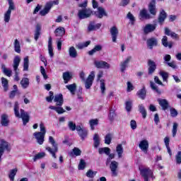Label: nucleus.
<instances>
[{
    "mask_svg": "<svg viewBox=\"0 0 181 181\" xmlns=\"http://www.w3.org/2000/svg\"><path fill=\"white\" fill-rule=\"evenodd\" d=\"M175 160L177 165H180L181 163V151H178L177 155L175 156Z\"/></svg>",
    "mask_w": 181,
    "mask_h": 181,
    "instance_id": "60",
    "label": "nucleus"
},
{
    "mask_svg": "<svg viewBox=\"0 0 181 181\" xmlns=\"http://www.w3.org/2000/svg\"><path fill=\"white\" fill-rule=\"evenodd\" d=\"M139 111L141 114L143 118H146V109H145V107L144 105L140 104L139 105Z\"/></svg>",
    "mask_w": 181,
    "mask_h": 181,
    "instance_id": "41",
    "label": "nucleus"
},
{
    "mask_svg": "<svg viewBox=\"0 0 181 181\" xmlns=\"http://www.w3.org/2000/svg\"><path fill=\"white\" fill-rule=\"evenodd\" d=\"M150 86L152 90H154V91H156V93H158L160 94V90H159V89L158 88V86H156V84H155V83L150 82Z\"/></svg>",
    "mask_w": 181,
    "mask_h": 181,
    "instance_id": "61",
    "label": "nucleus"
},
{
    "mask_svg": "<svg viewBox=\"0 0 181 181\" xmlns=\"http://www.w3.org/2000/svg\"><path fill=\"white\" fill-rule=\"evenodd\" d=\"M160 76H162L163 81L168 83V78H169V74L165 71H160L159 72Z\"/></svg>",
    "mask_w": 181,
    "mask_h": 181,
    "instance_id": "45",
    "label": "nucleus"
},
{
    "mask_svg": "<svg viewBox=\"0 0 181 181\" xmlns=\"http://www.w3.org/2000/svg\"><path fill=\"white\" fill-rule=\"evenodd\" d=\"M139 15L141 19H151V14L148 13L146 9L141 10Z\"/></svg>",
    "mask_w": 181,
    "mask_h": 181,
    "instance_id": "25",
    "label": "nucleus"
},
{
    "mask_svg": "<svg viewBox=\"0 0 181 181\" xmlns=\"http://www.w3.org/2000/svg\"><path fill=\"white\" fill-rule=\"evenodd\" d=\"M40 131L34 132L33 136L39 145H43L45 136H46V127H45V124L42 122L40 124Z\"/></svg>",
    "mask_w": 181,
    "mask_h": 181,
    "instance_id": "2",
    "label": "nucleus"
},
{
    "mask_svg": "<svg viewBox=\"0 0 181 181\" xmlns=\"http://www.w3.org/2000/svg\"><path fill=\"white\" fill-rule=\"evenodd\" d=\"M0 124L1 127H8L9 125V116L6 114L1 115Z\"/></svg>",
    "mask_w": 181,
    "mask_h": 181,
    "instance_id": "15",
    "label": "nucleus"
},
{
    "mask_svg": "<svg viewBox=\"0 0 181 181\" xmlns=\"http://www.w3.org/2000/svg\"><path fill=\"white\" fill-rule=\"evenodd\" d=\"M81 155V150L77 147H74L71 152L69 153V156H80Z\"/></svg>",
    "mask_w": 181,
    "mask_h": 181,
    "instance_id": "28",
    "label": "nucleus"
},
{
    "mask_svg": "<svg viewBox=\"0 0 181 181\" xmlns=\"http://www.w3.org/2000/svg\"><path fill=\"white\" fill-rule=\"evenodd\" d=\"M66 87L70 91L71 94H72V95H74V94H76V88H77V86L76 85V83L67 85L66 86Z\"/></svg>",
    "mask_w": 181,
    "mask_h": 181,
    "instance_id": "33",
    "label": "nucleus"
},
{
    "mask_svg": "<svg viewBox=\"0 0 181 181\" xmlns=\"http://www.w3.org/2000/svg\"><path fill=\"white\" fill-rule=\"evenodd\" d=\"M89 125L91 131H94L95 129V127L98 125V119H93L89 121Z\"/></svg>",
    "mask_w": 181,
    "mask_h": 181,
    "instance_id": "30",
    "label": "nucleus"
},
{
    "mask_svg": "<svg viewBox=\"0 0 181 181\" xmlns=\"http://www.w3.org/2000/svg\"><path fill=\"white\" fill-rule=\"evenodd\" d=\"M50 9H52V8L49 7L47 4H46L44 9L40 12V14L41 16H45V15H47V13L50 12Z\"/></svg>",
    "mask_w": 181,
    "mask_h": 181,
    "instance_id": "38",
    "label": "nucleus"
},
{
    "mask_svg": "<svg viewBox=\"0 0 181 181\" xmlns=\"http://www.w3.org/2000/svg\"><path fill=\"white\" fill-rule=\"evenodd\" d=\"M118 168V162L113 160L110 163V170L113 176H117V169Z\"/></svg>",
    "mask_w": 181,
    "mask_h": 181,
    "instance_id": "21",
    "label": "nucleus"
},
{
    "mask_svg": "<svg viewBox=\"0 0 181 181\" xmlns=\"http://www.w3.org/2000/svg\"><path fill=\"white\" fill-rule=\"evenodd\" d=\"M104 75L103 71H99L98 74V81L100 82V91L102 94L105 93V79L101 78Z\"/></svg>",
    "mask_w": 181,
    "mask_h": 181,
    "instance_id": "10",
    "label": "nucleus"
},
{
    "mask_svg": "<svg viewBox=\"0 0 181 181\" xmlns=\"http://www.w3.org/2000/svg\"><path fill=\"white\" fill-rule=\"evenodd\" d=\"M76 123H74V122L69 121L68 122V127L70 131H76Z\"/></svg>",
    "mask_w": 181,
    "mask_h": 181,
    "instance_id": "56",
    "label": "nucleus"
},
{
    "mask_svg": "<svg viewBox=\"0 0 181 181\" xmlns=\"http://www.w3.org/2000/svg\"><path fill=\"white\" fill-rule=\"evenodd\" d=\"M1 84L4 88V91H8V79L2 77L1 78Z\"/></svg>",
    "mask_w": 181,
    "mask_h": 181,
    "instance_id": "52",
    "label": "nucleus"
},
{
    "mask_svg": "<svg viewBox=\"0 0 181 181\" xmlns=\"http://www.w3.org/2000/svg\"><path fill=\"white\" fill-rule=\"evenodd\" d=\"M50 8L53 6V5H59V0H54L47 3Z\"/></svg>",
    "mask_w": 181,
    "mask_h": 181,
    "instance_id": "63",
    "label": "nucleus"
},
{
    "mask_svg": "<svg viewBox=\"0 0 181 181\" xmlns=\"http://www.w3.org/2000/svg\"><path fill=\"white\" fill-rule=\"evenodd\" d=\"M78 169L79 170H83V169H86V161L84 160L81 159L80 160Z\"/></svg>",
    "mask_w": 181,
    "mask_h": 181,
    "instance_id": "57",
    "label": "nucleus"
},
{
    "mask_svg": "<svg viewBox=\"0 0 181 181\" xmlns=\"http://www.w3.org/2000/svg\"><path fill=\"white\" fill-rule=\"evenodd\" d=\"M14 50L16 53H21V43L18 40L14 41Z\"/></svg>",
    "mask_w": 181,
    "mask_h": 181,
    "instance_id": "48",
    "label": "nucleus"
},
{
    "mask_svg": "<svg viewBox=\"0 0 181 181\" xmlns=\"http://www.w3.org/2000/svg\"><path fill=\"white\" fill-rule=\"evenodd\" d=\"M29 69V57H25L23 61V70L28 71Z\"/></svg>",
    "mask_w": 181,
    "mask_h": 181,
    "instance_id": "49",
    "label": "nucleus"
},
{
    "mask_svg": "<svg viewBox=\"0 0 181 181\" xmlns=\"http://www.w3.org/2000/svg\"><path fill=\"white\" fill-rule=\"evenodd\" d=\"M8 1V8L4 14V21L5 23H9V21H11V15L12 13V11H15L16 6L15 3H13V0Z\"/></svg>",
    "mask_w": 181,
    "mask_h": 181,
    "instance_id": "3",
    "label": "nucleus"
},
{
    "mask_svg": "<svg viewBox=\"0 0 181 181\" xmlns=\"http://www.w3.org/2000/svg\"><path fill=\"white\" fill-rule=\"evenodd\" d=\"M116 152L119 159H121V158H122V155H124V148L122 147V144H118L117 146Z\"/></svg>",
    "mask_w": 181,
    "mask_h": 181,
    "instance_id": "26",
    "label": "nucleus"
},
{
    "mask_svg": "<svg viewBox=\"0 0 181 181\" xmlns=\"http://www.w3.org/2000/svg\"><path fill=\"white\" fill-rule=\"evenodd\" d=\"M103 49V47L101 45H95L94 48L88 52V54L90 56H93L97 52H100Z\"/></svg>",
    "mask_w": 181,
    "mask_h": 181,
    "instance_id": "35",
    "label": "nucleus"
},
{
    "mask_svg": "<svg viewBox=\"0 0 181 181\" xmlns=\"http://www.w3.org/2000/svg\"><path fill=\"white\" fill-rule=\"evenodd\" d=\"M177 127H179V124L174 122L172 129V134L173 138H175V136H176V134H177Z\"/></svg>",
    "mask_w": 181,
    "mask_h": 181,
    "instance_id": "51",
    "label": "nucleus"
},
{
    "mask_svg": "<svg viewBox=\"0 0 181 181\" xmlns=\"http://www.w3.org/2000/svg\"><path fill=\"white\" fill-rule=\"evenodd\" d=\"M98 152L100 155H103V153H105V155H110L111 149L108 147L99 148Z\"/></svg>",
    "mask_w": 181,
    "mask_h": 181,
    "instance_id": "31",
    "label": "nucleus"
},
{
    "mask_svg": "<svg viewBox=\"0 0 181 181\" xmlns=\"http://www.w3.org/2000/svg\"><path fill=\"white\" fill-rule=\"evenodd\" d=\"M69 53L70 57H72V59H76V57H77V50H76V48H74V47H69Z\"/></svg>",
    "mask_w": 181,
    "mask_h": 181,
    "instance_id": "36",
    "label": "nucleus"
},
{
    "mask_svg": "<svg viewBox=\"0 0 181 181\" xmlns=\"http://www.w3.org/2000/svg\"><path fill=\"white\" fill-rule=\"evenodd\" d=\"M79 136L82 141H84L87 138V135H88V131L83 129L81 132L78 133Z\"/></svg>",
    "mask_w": 181,
    "mask_h": 181,
    "instance_id": "50",
    "label": "nucleus"
},
{
    "mask_svg": "<svg viewBox=\"0 0 181 181\" xmlns=\"http://www.w3.org/2000/svg\"><path fill=\"white\" fill-rule=\"evenodd\" d=\"M64 33H66V30L63 27H59L54 31V34L56 36H63Z\"/></svg>",
    "mask_w": 181,
    "mask_h": 181,
    "instance_id": "32",
    "label": "nucleus"
},
{
    "mask_svg": "<svg viewBox=\"0 0 181 181\" xmlns=\"http://www.w3.org/2000/svg\"><path fill=\"white\" fill-rule=\"evenodd\" d=\"M90 43H91V42L90 41H86L83 43H79L76 45V47H78V49H84V47H87V46H88Z\"/></svg>",
    "mask_w": 181,
    "mask_h": 181,
    "instance_id": "54",
    "label": "nucleus"
},
{
    "mask_svg": "<svg viewBox=\"0 0 181 181\" xmlns=\"http://www.w3.org/2000/svg\"><path fill=\"white\" fill-rule=\"evenodd\" d=\"M115 117H117L115 112L114 110H110L109 113L110 121H114V119H115Z\"/></svg>",
    "mask_w": 181,
    "mask_h": 181,
    "instance_id": "58",
    "label": "nucleus"
},
{
    "mask_svg": "<svg viewBox=\"0 0 181 181\" xmlns=\"http://www.w3.org/2000/svg\"><path fill=\"white\" fill-rule=\"evenodd\" d=\"M125 108L127 112H131V110H132V100H128L125 103Z\"/></svg>",
    "mask_w": 181,
    "mask_h": 181,
    "instance_id": "53",
    "label": "nucleus"
},
{
    "mask_svg": "<svg viewBox=\"0 0 181 181\" xmlns=\"http://www.w3.org/2000/svg\"><path fill=\"white\" fill-rule=\"evenodd\" d=\"M137 95L139 98L144 100L146 97V90L145 89H141L137 92Z\"/></svg>",
    "mask_w": 181,
    "mask_h": 181,
    "instance_id": "44",
    "label": "nucleus"
},
{
    "mask_svg": "<svg viewBox=\"0 0 181 181\" xmlns=\"http://www.w3.org/2000/svg\"><path fill=\"white\" fill-rule=\"evenodd\" d=\"M63 78H64L65 84H67V83H69V81L71 78H72L71 73H70V72H64L63 74Z\"/></svg>",
    "mask_w": 181,
    "mask_h": 181,
    "instance_id": "40",
    "label": "nucleus"
},
{
    "mask_svg": "<svg viewBox=\"0 0 181 181\" xmlns=\"http://www.w3.org/2000/svg\"><path fill=\"white\" fill-rule=\"evenodd\" d=\"M139 148H140L144 153H148V149H149V142L148 140H141L139 144Z\"/></svg>",
    "mask_w": 181,
    "mask_h": 181,
    "instance_id": "11",
    "label": "nucleus"
},
{
    "mask_svg": "<svg viewBox=\"0 0 181 181\" xmlns=\"http://www.w3.org/2000/svg\"><path fill=\"white\" fill-rule=\"evenodd\" d=\"M101 142V137H100V134L98 133H95L93 135V145L95 148H98L100 146V144Z\"/></svg>",
    "mask_w": 181,
    "mask_h": 181,
    "instance_id": "19",
    "label": "nucleus"
},
{
    "mask_svg": "<svg viewBox=\"0 0 181 181\" xmlns=\"http://www.w3.org/2000/svg\"><path fill=\"white\" fill-rule=\"evenodd\" d=\"M170 115L173 117H177V110H176L175 108L170 109Z\"/></svg>",
    "mask_w": 181,
    "mask_h": 181,
    "instance_id": "64",
    "label": "nucleus"
},
{
    "mask_svg": "<svg viewBox=\"0 0 181 181\" xmlns=\"http://www.w3.org/2000/svg\"><path fill=\"white\" fill-rule=\"evenodd\" d=\"M111 141H112V134L108 133L105 136V144H106V145H110Z\"/></svg>",
    "mask_w": 181,
    "mask_h": 181,
    "instance_id": "46",
    "label": "nucleus"
},
{
    "mask_svg": "<svg viewBox=\"0 0 181 181\" xmlns=\"http://www.w3.org/2000/svg\"><path fill=\"white\" fill-rule=\"evenodd\" d=\"M158 101L163 110H166L169 107V103L166 99H158Z\"/></svg>",
    "mask_w": 181,
    "mask_h": 181,
    "instance_id": "29",
    "label": "nucleus"
},
{
    "mask_svg": "<svg viewBox=\"0 0 181 181\" xmlns=\"http://www.w3.org/2000/svg\"><path fill=\"white\" fill-rule=\"evenodd\" d=\"M14 115L16 118H21L23 119V125H26L29 122V114L25 112L23 109H21L19 111V103L15 102L13 105Z\"/></svg>",
    "mask_w": 181,
    "mask_h": 181,
    "instance_id": "1",
    "label": "nucleus"
},
{
    "mask_svg": "<svg viewBox=\"0 0 181 181\" xmlns=\"http://www.w3.org/2000/svg\"><path fill=\"white\" fill-rule=\"evenodd\" d=\"M166 16H168V14L163 9L160 10V13L158 16V22L159 23H163L165 22V19H166Z\"/></svg>",
    "mask_w": 181,
    "mask_h": 181,
    "instance_id": "24",
    "label": "nucleus"
},
{
    "mask_svg": "<svg viewBox=\"0 0 181 181\" xmlns=\"http://www.w3.org/2000/svg\"><path fill=\"white\" fill-rule=\"evenodd\" d=\"M148 74H152L155 70H156V64L152 60H148Z\"/></svg>",
    "mask_w": 181,
    "mask_h": 181,
    "instance_id": "23",
    "label": "nucleus"
},
{
    "mask_svg": "<svg viewBox=\"0 0 181 181\" xmlns=\"http://www.w3.org/2000/svg\"><path fill=\"white\" fill-rule=\"evenodd\" d=\"M94 15L97 17L101 19L103 16H107V13L105 12V10L103 7L98 8V11H95Z\"/></svg>",
    "mask_w": 181,
    "mask_h": 181,
    "instance_id": "18",
    "label": "nucleus"
},
{
    "mask_svg": "<svg viewBox=\"0 0 181 181\" xmlns=\"http://www.w3.org/2000/svg\"><path fill=\"white\" fill-rule=\"evenodd\" d=\"M1 69L3 73L7 76V77H11V76H12V71L11 69H8L5 65L1 66Z\"/></svg>",
    "mask_w": 181,
    "mask_h": 181,
    "instance_id": "42",
    "label": "nucleus"
},
{
    "mask_svg": "<svg viewBox=\"0 0 181 181\" xmlns=\"http://www.w3.org/2000/svg\"><path fill=\"white\" fill-rule=\"evenodd\" d=\"M49 144H51V145H52L53 149L50 147H46V151L52 154V158L56 159V153L57 152V151H59L57 144H56V141H54V139L52 136L49 137Z\"/></svg>",
    "mask_w": 181,
    "mask_h": 181,
    "instance_id": "4",
    "label": "nucleus"
},
{
    "mask_svg": "<svg viewBox=\"0 0 181 181\" xmlns=\"http://www.w3.org/2000/svg\"><path fill=\"white\" fill-rule=\"evenodd\" d=\"M141 175L144 177V181H148L149 177H152V170L149 168H143L140 170Z\"/></svg>",
    "mask_w": 181,
    "mask_h": 181,
    "instance_id": "12",
    "label": "nucleus"
},
{
    "mask_svg": "<svg viewBox=\"0 0 181 181\" xmlns=\"http://www.w3.org/2000/svg\"><path fill=\"white\" fill-rule=\"evenodd\" d=\"M158 45V40L155 37H151L147 40V46L149 49H153V46Z\"/></svg>",
    "mask_w": 181,
    "mask_h": 181,
    "instance_id": "20",
    "label": "nucleus"
},
{
    "mask_svg": "<svg viewBox=\"0 0 181 181\" xmlns=\"http://www.w3.org/2000/svg\"><path fill=\"white\" fill-rule=\"evenodd\" d=\"M95 77V72L91 71L90 75L88 76L86 81H85V88L86 90H90L91 88V86H93V81H94V78Z\"/></svg>",
    "mask_w": 181,
    "mask_h": 181,
    "instance_id": "9",
    "label": "nucleus"
},
{
    "mask_svg": "<svg viewBox=\"0 0 181 181\" xmlns=\"http://www.w3.org/2000/svg\"><path fill=\"white\" fill-rule=\"evenodd\" d=\"M148 11L151 15H156V0H151L148 4Z\"/></svg>",
    "mask_w": 181,
    "mask_h": 181,
    "instance_id": "16",
    "label": "nucleus"
},
{
    "mask_svg": "<svg viewBox=\"0 0 181 181\" xmlns=\"http://www.w3.org/2000/svg\"><path fill=\"white\" fill-rule=\"evenodd\" d=\"M161 42L164 47H169V49H172V42H168V37L166 36H163Z\"/></svg>",
    "mask_w": 181,
    "mask_h": 181,
    "instance_id": "37",
    "label": "nucleus"
},
{
    "mask_svg": "<svg viewBox=\"0 0 181 181\" xmlns=\"http://www.w3.org/2000/svg\"><path fill=\"white\" fill-rule=\"evenodd\" d=\"M21 63V57L19 56H16L13 59V71H15V75H14V81H19L21 78H19V64Z\"/></svg>",
    "mask_w": 181,
    "mask_h": 181,
    "instance_id": "5",
    "label": "nucleus"
},
{
    "mask_svg": "<svg viewBox=\"0 0 181 181\" xmlns=\"http://www.w3.org/2000/svg\"><path fill=\"white\" fill-rule=\"evenodd\" d=\"M156 29V24H146L144 28V32L146 35L151 33Z\"/></svg>",
    "mask_w": 181,
    "mask_h": 181,
    "instance_id": "17",
    "label": "nucleus"
},
{
    "mask_svg": "<svg viewBox=\"0 0 181 181\" xmlns=\"http://www.w3.org/2000/svg\"><path fill=\"white\" fill-rule=\"evenodd\" d=\"M95 175H97V172L96 171H93V170H89L86 173L87 177L93 178V177H94L95 176Z\"/></svg>",
    "mask_w": 181,
    "mask_h": 181,
    "instance_id": "55",
    "label": "nucleus"
},
{
    "mask_svg": "<svg viewBox=\"0 0 181 181\" xmlns=\"http://www.w3.org/2000/svg\"><path fill=\"white\" fill-rule=\"evenodd\" d=\"M93 64L96 69H105V70L111 69V64L103 60H95Z\"/></svg>",
    "mask_w": 181,
    "mask_h": 181,
    "instance_id": "7",
    "label": "nucleus"
},
{
    "mask_svg": "<svg viewBox=\"0 0 181 181\" xmlns=\"http://www.w3.org/2000/svg\"><path fill=\"white\" fill-rule=\"evenodd\" d=\"M21 85L22 86L23 88H28V87H29V78H23L21 81Z\"/></svg>",
    "mask_w": 181,
    "mask_h": 181,
    "instance_id": "43",
    "label": "nucleus"
},
{
    "mask_svg": "<svg viewBox=\"0 0 181 181\" xmlns=\"http://www.w3.org/2000/svg\"><path fill=\"white\" fill-rule=\"evenodd\" d=\"M40 73L42 74V76H43L45 80H47L48 76L47 74H46V70L45 69V68L43 66H40Z\"/></svg>",
    "mask_w": 181,
    "mask_h": 181,
    "instance_id": "59",
    "label": "nucleus"
},
{
    "mask_svg": "<svg viewBox=\"0 0 181 181\" xmlns=\"http://www.w3.org/2000/svg\"><path fill=\"white\" fill-rule=\"evenodd\" d=\"M45 156L46 153L45 152L38 153L34 156L33 160L34 162H36V160H39V159H42V158H45Z\"/></svg>",
    "mask_w": 181,
    "mask_h": 181,
    "instance_id": "47",
    "label": "nucleus"
},
{
    "mask_svg": "<svg viewBox=\"0 0 181 181\" xmlns=\"http://www.w3.org/2000/svg\"><path fill=\"white\" fill-rule=\"evenodd\" d=\"M92 14L93 11L90 8H83L78 11L79 19H87V18H90Z\"/></svg>",
    "mask_w": 181,
    "mask_h": 181,
    "instance_id": "6",
    "label": "nucleus"
},
{
    "mask_svg": "<svg viewBox=\"0 0 181 181\" xmlns=\"http://www.w3.org/2000/svg\"><path fill=\"white\" fill-rule=\"evenodd\" d=\"M118 28L116 26H113L110 28V35L112 36V41L114 43H117V38L118 37Z\"/></svg>",
    "mask_w": 181,
    "mask_h": 181,
    "instance_id": "13",
    "label": "nucleus"
},
{
    "mask_svg": "<svg viewBox=\"0 0 181 181\" xmlns=\"http://www.w3.org/2000/svg\"><path fill=\"white\" fill-rule=\"evenodd\" d=\"M5 151H11V148H9V144L6 142L5 140H0V163L2 162V155H4V152Z\"/></svg>",
    "mask_w": 181,
    "mask_h": 181,
    "instance_id": "8",
    "label": "nucleus"
},
{
    "mask_svg": "<svg viewBox=\"0 0 181 181\" xmlns=\"http://www.w3.org/2000/svg\"><path fill=\"white\" fill-rule=\"evenodd\" d=\"M127 18L132 23V25H134V22H135V17H134V15H132L131 13H128Z\"/></svg>",
    "mask_w": 181,
    "mask_h": 181,
    "instance_id": "62",
    "label": "nucleus"
},
{
    "mask_svg": "<svg viewBox=\"0 0 181 181\" xmlns=\"http://www.w3.org/2000/svg\"><path fill=\"white\" fill-rule=\"evenodd\" d=\"M100 28H101L100 23L95 24V22H90L88 29L89 32H91V30H95V29H100Z\"/></svg>",
    "mask_w": 181,
    "mask_h": 181,
    "instance_id": "27",
    "label": "nucleus"
},
{
    "mask_svg": "<svg viewBox=\"0 0 181 181\" xmlns=\"http://www.w3.org/2000/svg\"><path fill=\"white\" fill-rule=\"evenodd\" d=\"M54 103H56L57 105L59 107H61V105H63V95L62 93L56 95L54 96Z\"/></svg>",
    "mask_w": 181,
    "mask_h": 181,
    "instance_id": "22",
    "label": "nucleus"
},
{
    "mask_svg": "<svg viewBox=\"0 0 181 181\" xmlns=\"http://www.w3.org/2000/svg\"><path fill=\"white\" fill-rule=\"evenodd\" d=\"M48 52L50 57H53L54 56V54L53 53V47L52 44V37H50L48 40Z\"/></svg>",
    "mask_w": 181,
    "mask_h": 181,
    "instance_id": "34",
    "label": "nucleus"
},
{
    "mask_svg": "<svg viewBox=\"0 0 181 181\" xmlns=\"http://www.w3.org/2000/svg\"><path fill=\"white\" fill-rule=\"evenodd\" d=\"M16 173H18V169L16 168L10 170L8 177L11 181L15 180V176H16Z\"/></svg>",
    "mask_w": 181,
    "mask_h": 181,
    "instance_id": "39",
    "label": "nucleus"
},
{
    "mask_svg": "<svg viewBox=\"0 0 181 181\" xmlns=\"http://www.w3.org/2000/svg\"><path fill=\"white\" fill-rule=\"evenodd\" d=\"M131 60H132V57H127L125 60L120 63V70L122 73L127 70V67H128V64H129Z\"/></svg>",
    "mask_w": 181,
    "mask_h": 181,
    "instance_id": "14",
    "label": "nucleus"
}]
</instances>
